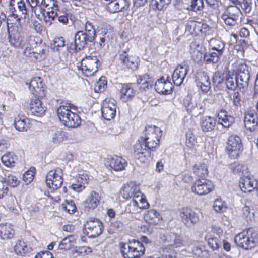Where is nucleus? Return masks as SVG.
<instances>
[{
    "label": "nucleus",
    "instance_id": "1",
    "mask_svg": "<svg viewBox=\"0 0 258 258\" xmlns=\"http://www.w3.org/2000/svg\"><path fill=\"white\" fill-rule=\"evenodd\" d=\"M37 37L27 36L22 37L18 32L10 35L11 44L22 49L24 55L31 60H41L45 57L46 46L38 42Z\"/></svg>",
    "mask_w": 258,
    "mask_h": 258
},
{
    "label": "nucleus",
    "instance_id": "2",
    "mask_svg": "<svg viewBox=\"0 0 258 258\" xmlns=\"http://www.w3.org/2000/svg\"><path fill=\"white\" fill-rule=\"evenodd\" d=\"M76 110L72 104H66L60 106L57 110V115L60 120L68 127L76 128L81 123L79 115L72 110Z\"/></svg>",
    "mask_w": 258,
    "mask_h": 258
},
{
    "label": "nucleus",
    "instance_id": "3",
    "mask_svg": "<svg viewBox=\"0 0 258 258\" xmlns=\"http://www.w3.org/2000/svg\"><path fill=\"white\" fill-rule=\"evenodd\" d=\"M161 136L162 131L159 127L148 126L145 128L138 143H141L144 147L152 150L158 147Z\"/></svg>",
    "mask_w": 258,
    "mask_h": 258
},
{
    "label": "nucleus",
    "instance_id": "4",
    "mask_svg": "<svg viewBox=\"0 0 258 258\" xmlns=\"http://www.w3.org/2000/svg\"><path fill=\"white\" fill-rule=\"evenodd\" d=\"M234 241L239 247L244 249H251L258 242V234L253 228H249L237 234Z\"/></svg>",
    "mask_w": 258,
    "mask_h": 258
},
{
    "label": "nucleus",
    "instance_id": "5",
    "mask_svg": "<svg viewBox=\"0 0 258 258\" xmlns=\"http://www.w3.org/2000/svg\"><path fill=\"white\" fill-rule=\"evenodd\" d=\"M69 12L64 8L60 9L56 2L52 1V6L48 8L45 16L44 21L47 26H50L53 21L57 18L58 21L63 24L68 23L69 21Z\"/></svg>",
    "mask_w": 258,
    "mask_h": 258
},
{
    "label": "nucleus",
    "instance_id": "6",
    "mask_svg": "<svg viewBox=\"0 0 258 258\" xmlns=\"http://www.w3.org/2000/svg\"><path fill=\"white\" fill-rule=\"evenodd\" d=\"M121 252L124 258H140L145 252V247L139 241L133 239L121 245Z\"/></svg>",
    "mask_w": 258,
    "mask_h": 258
},
{
    "label": "nucleus",
    "instance_id": "7",
    "mask_svg": "<svg viewBox=\"0 0 258 258\" xmlns=\"http://www.w3.org/2000/svg\"><path fill=\"white\" fill-rule=\"evenodd\" d=\"M100 61L96 56H87L82 59L79 69L86 76H91L98 71Z\"/></svg>",
    "mask_w": 258,
    "mask_h": 258
},
{
    "label": "nucleus",
    "instance_id": "8",
    "mask_svg": "<svg viewBox=\"0 0 258 258\" xmlns=\"http://www.w3.org/2000/svg\"><path fill=\"white\" fill-rule=\"evenodd\" d=\"M250 77L248 67L245 63L240 64L236 79L237 87L241 92H245L248 90Z\"/></svg>",
    "mask_w": 258,
    "mask_h": 258
},
{
    "label": "nucleus",
    "instance_id": "9",
    "mask_svg": "<svg viewBox=\"0 0 258 258\" xmlns=\"http://www.w3.org/2000/svg\"><path fill=\"white\" fill-rule=\"evenodd\" d=\"M62 175V170L60 168L49 171L46 176L47 186L53 190L60 188L63 182Z\"/></svg>",
    "mask_w": 258,
    "mask_h": 258
},
{
    "label": "nucleus",
    "instance_id": "10",
    "mask_svg": "<svg viewBox=\"0 0 258 258\" xmlns=\"http://www.w3.org/2000/svg\"><path fill=\"white\" fill-rule=\"evenodd\" d=\"M242 146L240 138L236 135H231L228 139L226 151L231 158H237L241 152Z\"/></svg>",
    "mask_w": 258,
    "mask_h": 258
},
{
    "label": "nucleus",
    "instance_id": "11",
    "mask_svg": "<svg viewBox=\"0 0 258 258\" xmlns=\"http://www.w3.org/2000/svg\"><path fill=\"white\" fill-rule=\"evenodd\" d=\"M84 227L87 235L91 238H95L101 234L103 228L101 222L97 219L93 218L87 220Z\"/></svg>",
    "mask_w": 258,
    "mask_h": 258
},
{
    "label": "nucleus",
    "instance_id": "12",
    "mask_svg": "<svg viewBox=\"0 0 258 258\" xmlns=\"http://www.w3.org/2000/svg\"><path fill=\"white\" fill-rule=\"evenodd\" d=\"M214 188L213 183L208 180L205 179H199L195 180L191 190L195 194L203 196L208 194Z\"/></svg>",
    "mask_w": 258,
    "mask_h": 258
},
{
    "label": "nucleus",
    "instance_id": "13",
    "mask_svg": "<svg viewBox=\"0 0 258 258\" xmlns=\"http://www.w3.org/2000/svg\"><path fill=\"white\" fill-rule=\"evenodd\" d=\"M179 215L182 222L187 227H191L199 221L198 215L189 208L182 209Z\"/></svg>",
    "mask_w": 258,
    "mask_h": 258
},
{
    "label": "nucleus",
    "instance_id": "14",
    "mask_svg": "<svg viewBox=\"0 0 258 258\" xmlns=\"http://www.w3.org/2000/svg\"><path fill=\"white\" fill-rule=\"evenodd\" d=\"M120 194L124 199L127 200L131 198H139L141 192L139 186L131 181L124 185Z\"/></svg>",
    "mask_w": 258,
    "mask_h": 258
},
{
    "label": "nucleus",
    "instance_id": "15",
    "mask_svg": "<svg viewBox=\"0 0 258 258\" xmlns=\"http://www.w3.org/2000/svg\"><path fill=\"white\" fill-rule=\"evenodd\" d=\"M26 84L28 85L30 91L33 95L38 97H42L45 95V85L41 78L35 77L29 83L27 82Z\"/></svg>",
    "mask_w": 258,
    "mask_h": 258
},
{
    "label": "nucleus",
    "instance_id": "16",
    "mask_svg": "<svg viewBox=\"0 0 258 258\" xmlns=\"http://www.w3.org/2000/svg\"><path fill=\"white\" fill-rule=\"evenodd\" d=\"M189 66L187 64H180L177 66L172 74V80L176 86H180L183 83L187 72Z\"/></svg>",
    "mask_w": 258,
    "mask_h": 258
},
{
    "label": "nucleus",
    "instance_id": "17",
    "mask_svg": "<svg viewBox=\"0 0 258 258\" xmlns=\"http://www.w3.org/2000/svg\"><path fill=\"white\" fill-rule=\"evenodd\" d=\"M163 243L168 247L173 248L180 247L183 245V241L181 237L174 233H169L161 236Z\"/></svg>",
    "mask_w": 258,
    "mask_h": 258
},
{
    "label": "nucleus",
    "instance_id": "18",
    "mask_svg": "<svg viewBox=\"0 0 258 258\" xmlns=\"http://www.w3.org/2000/svg\"><path fill=\"white\" fill-rule=\"evenodd\" d=\"M183 105L187 111L192 113L193 115H199L204 111L203 106L196 100H193L190 96L184 98Z\"/></svg>",
    "mask_w": 258,
    "mask_h": 258
},
{
    "label": "nucleus",
    "instance_id": "19",
    "mask_svg": "<svg viewBox=\"0 0 258 258\" xmlns=\"http://www.w3.org/2000/svg\"><path fill=\"white\" fill-rule=\"evenodd\" d=\"M129 49L127 48L125 50L123 51V53H120L119 59L124 65L127 68L132 70L136 69L139 65V57L136 55L129 56L126 54Z\"/></svg>",
    "mask_w": 258,
    "mask_h": 258
},
{
    "label": "nucleus",
    "instance_id": "20",
    "mask_svg": "<svg viewBox=\"0 0 258 258\" xmlns=\"http://www.w3.org/2000/svg\"><path fill=\"white\" fill-rule=\"evenodd\" d=\"M167 77L165 79L164 77L158 80L155 84V90L160 94H169L172 93L173 89V85L168 80Z\"/></svg>",
    "mask_w": 258,
    "mask_h": 258
},
{
    "label": "nucleus",
    "instance_id": "21",
    "mask_svg": "<svg viewBox=\"0 0 258 258\" xmlns=\"http://www.w3.org/2000/svg\"><path fill=\"white\" fill-rule=\"evenodd\" d=\"M106 164L107 166L116 171L123 170L127 165L125 159L117 156L108 157Z\"/></svg>",
    "mask_w": 258,
    "mask_h": 258
},
{
    "label": "nucleus",
    "instance_id": "22",
    "mask_svg": "<svg viewBox=\"0 0 258 258\" xmlns=\"http://www.w3.org/2000/svg\"><path fill=\"white\" fill-rule=\"evenodd\" d=\"M143 146L141 143L137 142L134 145V156L141 163H145L151 154V150Z\"/></svg>",
    "mask_w": 258,
    "mask_h": 258
},
{
    "label": "nucleus",
    "instance_id": "23",
    "mask_svg": "<svg viewBox=\"0 0 258 258\" xmlns=\"http://www.w3.org/2000/svg\"><path fill=\"white\" fill-rule=\"evenodd\" d=\"M46 106L41 100L38 98L32 99L30 103V110L34 115L42 116L46 110Z\"/></svg>",
    "mask_w": 258,
    "mask_h": 258
},
{
    "label": "nucleus",
    "instance_id": "24",
    "mask_svg": "<svg viewBox=\"0 0 258 258\" xmlns=\"http://www.w3.org/2000/svg\"><path fill=\"white\" fill-rule=\"evenodd\" d=\"M15 235L13 226L9 223L0 224V238L2 240L12 239Z\"/></svg>",
    "mask_w": 258,
    "mask_h": 258
},
{
    "label": "nucleus",
    "instance_id": "25",
    "mask_svg": "<svg viewBox=\"0 0 258 258\" xmlns=\"http://www.w3.org/2000/svg\"><path fill=\"white\" fill-rule=\"evenodd\" d=\"M120 99L124 102L131 99L135 95V90L131 84H124L120 89Z\"/></svg>",
    "mask_w": 258,
    "mask_h": 258
},
{
    "label": "nucleus",
    "instance_id": "26",
    "mask_svg": "<svg viewBox=\"0 0 258 258\" xmlns=\"http://www.w3.org/2000/svg\"><path fill=\"white\" fill-rule=\"evenodd\" d=\"M100 197L94 191H92L84 202V208L87 209H94L97 207L100 202Z\"/></svg>",
    "mask_w": 258,
    "mask_h": 258
},
{
    "label": "nucleus",
    "instance_id": "27",
    "mask_svg": "<svg viewBox=\"0 0 258 258\" xmlns=\"http://www.w3.org/2000/svg\"><path fill=\"white\" fill-rule=\"evenodd\" d=\"M218 123L223 127H229L235 121L234 118L228 115L227 112L224 110H221L218 114Z\"/></svg>",
    "mask_w": 258,
    "mask_h": 258
},
{
    "label": "nucleus",
    "instance_id": "28",
    "mask_svg": "<svg viewBox=\"0 0 258 258\" xmlns=\"http://www.w3.org/2000/svg\"><path fill=\"white\" fill-rule=\"evenodd\" d=\"M128 7L126 0H113L107 5V9L111 13H116Z\"/></svg>",
    "mask_w": 258,
    "mask_h": 258
},
{
    "label": "nucleus",
    "instance_id": "29",
    "mask_svg": "<svg viewBox=\"0 0 258 258\" xmlns=\"http://www.w3.org/2000/svg\"><path fill=\"white\" fill-rule=\"evenodd\" d=\"M88 38L87 34L84 33L83 31H79L75 34L74 39L79 49H83L87 45L88 42H92L94 40L93 38L90 39Z\"/></svg>",
    "mask_w": 258,
    "mask_h": 258
},
{
    "label": "nucleus",
    "instance_id": "30",
    "mask_svg": "<svg viewBox=\"0 0 258 258\" xmlns=\"http://www.w3.org/2000/svg\"><path fill=\"white\" fill-rule=\"evenodd\" d=\"M190 54L192 59L197 62H201L204 59L205 53L203 48L199 45L192 44L191 45Z\"/></svg>",
    "mask_w": 258,
    "mask_h": 258
},
{
    "label": "nucleus",
    "instance_id": "31",
    "mask_svg": "<svg viewBox=\"0 0 258 258\" xmlns=\"http://www.w3.org/2000/svg\"><path fill=\"white\" fill-rule=\"evenodd\" d=\"M254 181L248 177H244L240 179L239 186L243 192H250L255 188Z\"/></svg>",
    "mask_w": 258,
    "mask_h": 258
},
{
    "label": "nucleus",
    "instance_id": "32",
    "mask_svg": "<svg viewBox=\"0 0 258 258\" xmlns=\"http://www.w3.org/2000/svg\"><path fill=\"white\" fill-rule=\"evenodd\" d=\"M244 125L245 127L250 131H253L258 123V119L256 114L253 112H248L245 115Z\"/></svg>",
    "mask_w": 258,
    "mask_h": 258
},
{
    "label": "nucleus",
    "instance_id": "33",
    "mask_svg": "<svg viewBox=\"0 0 258 258\" xmlns=\"http://www.w3.org/2000/svg\"><path fill=\"white\" fill-rule=\"evenodd\" d=\"M216 120L210 116L203 117L200 121L201 129L203 132L212 131L215 127Z\"/></svg>",
    "mask_w": 258,
    "mask_h": 258
},
{
    "label": "nucleus",
    "instance_id": "34",
    "mask_svg": "<svg viewBox=\"0 0 258 258\" xmlns=\"http://www.w3.org/2000/svg\"><path fill=\"white\" fill-rule=\"evenodd\" d=\"M213 230L215 232L216 230L218 237H211L208 240V245L213 250H216L219 248L221 244V241L220 239L219 235L222 234V230L219 227H215L213 228Z\"/></svg>",
    "mask_w": 258,
    "mask_h": 258
},
{
    "label": "nucleus",
    "instance_id": "35",
    "mask_svg": "<svg viewBox=\"0 0 258 258\" xmlns=\"http://www.w3.org/2000/svg\"><path fill=\"white\" fill-rule=\"evenodd\" d=\"M18 157L13 152H8L3 155L1 161L3 164L7 167H13L15 166Z\"/></svg>",
    "mask_w": 258,
    "mask_h": 258
},
{
    "label": "nucleus",
    "instance_id": "36",
    "mask_svg": "<svg viewBox=\"0 0 258 258\" xmlns=\"http://www.w3.org/2000/svg\"><path fill=\"white\" fill-rule=\"evenodd\" d=\"M154 82L153 79L149 75L145 74L140 76L137 80V84L140 90H146L151 87Z\"/></svg>",
    "mask_w": 258,
    "mask_h": 258
},
{
    "label": "nucleus",
    "instance_id": "37",
    "mask_svg": "<svg viewBox=\"0 0 258 258\" xmlns=\"http://www.w3.org/2000/svg\"><path fill=\"white\" fill-rule=\"evenodd\" d=\"M48 134L50 141L55 144H59L67 138L66 133L60 130H51Z\"/></svg>",
    "mask_w": 258,
    "mask_h": 258
},
{
    "label": "nucleus",
    "instance_id": "38",
    "mask_svg": "<svg viewBox=\"0 0 258 258\" xmlns=\"http://www.w3.org/2000/svg\"><path fill=\"white\" fill-rule=\"evenodd\" d=\"M144 219L150 224H156L160 221V215L157 210L151 209L145 214Z\"/></svg>",
    "mask_w": 258,
    "mask_h": 258
},
{
    "label": "nucleus",
    "instance_id": "39",
    "mask_svg": "<svg viewBox=\"0 0 258 258\" xmlns=\"http://www.w3.org/2000/svg\"><path fill=\"white\" fill-rule=\"evenodd\" d=\"M197 85L203 92L207 93L211 88L208 76L205 74L201 75L197 80Z\"/></svg>",
    "mask_w": 258,
    "mask_h": 258
},
{
    "label": "nucleus",
    "instance_id": "40",
    "mask_svg": "<svg viewBox=\"0 0 258 258\" xmlns=\"http://www.w3.org/2000/svg\"><path fill=\"white\" fill-rule=\"evenodd\" d=\"M193 172L199 179H204L208 173L207 165L204 163L196 164L193 167Z\"/></svg>",
    "mask_w": 258,
    "mask_h": 258
},
{
    "label": "nucleus",
    "instance_id": "41",
    "mask_svg": "<svg viewBox=\"0 0 258 258\" xmlns=\"http://www.w3.org/2000/svg\"><path fill=\"white\" fill-rule=\"evenodd\" d=\"M225 83L228 89L234 90L237 87L236 74L230 72L226 74L225 77Z\"/></svg>",
    "mask_w": 258,
    "mask_h": 258
},
{
    "label": "nucleus",
    "instance_id": "42",
    "mask_svg": "<svg viewBox=\"0 0 258 258\" xmlns=\"http://www.w3.org/2000/svg\"><path fill=\"white\" fill-rule=\"evenodd\" d=\"M14 125L19 131H27L29 127V120L24 117H16L14 121Z\"/></svg>",
    "mask_w": 258,
    "mask_h": 258
},
{
    "label": "nucleus",
    "instance_id": "43",
    "mask_svg": "<svg viewBox=\"0 0 258 258\" xmlns=\"http://www.w3.org/2000/svg\"><path fill=\"white\" fill-rule=\"evenodd\" d=\"M31 250V248L28 246L24 241L21 240H19L14 246V251L17 254L23 255L30 252Z\"/></svg>",
    "mask_w": 258,
    "mask_h": 258
},
{
    "label": "nucleus",
    "instance_id": "44",
    "mask_svg": "<svg viewBox=\"0 0 258 258\" xmlns=\"http://www.w3.org/2000/svg\"><path fill=\"white\" fill-rule=\"evenodd\" d=\"M76 237L75 235H70L62 239L59 245L60 249L68 250L71 249L76 243Z\"/></svg>",
    "mask_w": 258,
    "mask_h": 258
},
{
    "label": "nucleus",
    "instance_id": "45",
    "mask_svg": "<svg viewBox=\"0 0 258 258\" xmlns=\"http://www.w3.org/2000/svg\"><path fill=\"white\" fill-rule=\"evenodd\" d=\"M222 54V52L217 51H212L211 49L209 52L206 53L204 55V59L208 63L212 62L216 63L219 61Z\"/></svg>",
    "mask_w": 258,
    "mask_h": 258
},
{
    "label": "nucleus",
    "instance_id": "46",
    "mask_svg": "<svg viewBox=\"0 0 258 258\" xmlns=\"http://www.w3.org/2000/svg\"><path fill=\"white\" fill-rule=\"evenodd\" d=\"M108 106L105 105V106L101 107L102 115L105 119L110 120L115 117L116 113V109L113 108H109Z\"/></svg>",
    "mask_w": 258,
    "mask_h": 258
},
{
    "label": "nucleus",
    "instance_id": "47",
    "mask_svg": "<svg viewBox=\"0 0 258 258\" xmlns=\"http://www.w3.org/2000/svg\"><path fill=\"white\" fill-rule=\"evenodd\" d=\"M210 47L212 51H217L223 53L225 47L224 43L217 39H212L210 41Z\"/></svg>",
    "mask_w": 258,
    "mask_h": 258
},
{
    "label": "nucleus",
    "instance_id": "48",
    "mask_svg": "<svg viewBox=\"0 0 258 258\" xmlns=\"http://www.w3.org/2000/svg\"><path fill=\"white\" fill-rule=\"evenodd\" d=\"M160 253L162 258H176V251L169 247H163L160 249Z\"/></svg>",
    "mask_w": 258,
    "mask_h": 258
},
{
    "label": "nucleus",
    "instance_id": "49",
    "mask_svg": "<svg viewBox=\"0 0 258 258\" xmlns=\"http://www.w3.org/2000/svg\"><path fill=\"white\" fill-rule=\"evenodd\" d=\"M65 46V40L62 37H55L53 42L51 44V48L54 51H58L60 48H63Z\"/></svg>",
    "mask_w": 258,
    "mask_h": 258
},
{
    "label": "nucleus",
    "instance_id": "50",
    "mask_svg": "<svg viewBox=\"0 0 258 258\" xmlns=\"http://www.w3.org/2000/svg\"><path fill=\"white\" fill-rule=\"evenodd\" d=\"M19 21L20 18L18 17L17 15L15 14H13L12 15L9 16L8 18H7V21L5 22V23H6L7 29L9 35L12 34H10V28L13 27L14 24H16L17 22H19Z\"/></svg>",
    "mask_w": 258,
    "mask_h": 258
},
{
    "label": "nucleus",
    "instance_id": "51",
    "mask_svg": "<svg viewBox=\"0 0 258 258\" xmlns=\"http://www.w3.org/2000/svg\"><path fill=\"white\" fill-rule=\"evenodd\" d=\"M15 201L16 200L14 197H11L8 199L6 206L12 213L14 214H18L19 208L16 202H15Z\"/></svg>",
    "mask_w": 258,
    "mask_h": 258
},
{
    "label": "nucleus",
    "instance_id": "52",
    "mask_svg": "<svg viewBox=\"0 0 258 258\" xmlns=\"http://www.w3.org/2000/svg\"><path fill=\"white\" fill-rule=\"evenodd\" d=\"M61 207L63 210L70 214L74 213L76 210L75 203L72 200H66L64 203L61 204Z\"/></svg>",
    "mask_w": 258,
    "mask_h": 258
},
{
    "label": "nucleus",
    "instance_id": "53",
    "mask_svg": "<svg viewBox=\"0 0 258 258\" xmlns=\"http://www.w3.org/2000/svg\"><path fill=\"white\" fill-rule=\"evenodd\" d=\"M241 13L240 9L236 6L229 5L227 8V15L238 19Z\"/></svg>",
    "mask_w": 258,
    "mask_h": 258
},
{
    "label": "nucleus",
    "instance_id": "54",
    "mask_svg": "<svg viewBox=\"0 0 258 258\" xmlns=\"http://www.w3.org/2000/svg\"><path fill=\"white\" fill-rule=\"evenodd\" d=\"M84 31V33L86 34L88 36V38L91 39L93 38L95 39L96 37V33L95 29L93 27V26L90 22H87L86 23L85 26V30Z\"/></svg>",
    "mask_w": 258,
    "mask_h": 258
},
{
    "label": "nucleus",
    "instance_id": "55",
    "mask_svg": "<svg viewBox=\"0 0 258 258\" xmlns=\"http://www.w3.org/2000/svg\"><path fill=\"white\" fill-rule=\"evenodd\" d=\"M213 208L217 212H223L227 209V206L225 203L221 199H216L213 203Z\"/></svg>",
    "mask_w": 258,
    "mask_h": 258
},
{
    "label": "nucleus",
    "instance_id": "56",
    "mask_svg": "<svg viewBox=\"0 0 258 258\" xmlns=\"http://www.w3.org/2000/svg\"><path fill=\"white\" fill-rule=\"evenodd\" d=\"M107 85V81L105 77H101L98 81L96 83L94 90L96 92H103Z\"/></svg>",
    "mask_w": 258,
    "mask_h": 258
},
{
    "label": "nucleus",
    "instance_id": "57",
    "mask_svg": "<svg viewBox=\"0 0 258 258\" xmlns=\"http://www.w3.org/2000/svg\"><path fill=\"white\" fill-rule=\"evenodd\" d=\"M209 30L208 25L206 23L197 22L195 33L206 35Z\"/></svg>",
    "mask_w": 258,
    "mask_h": 258
},
{
    "label": "nucleus",
    "instance_id": "58",
    "mask_svg": "<svg viewBox=\"0 0 258 258\" xmlns=\"http://www.w3.org/2000/svg\"><path fill=\"white\" fill-rule=\"evenodd\" d=\"M6 182V178L0 176V199L3 198L8 192L9 188Z\"/></svg>",
    "mask_w": 258,
    "mask_h": 258
},
{
    "label": "nucleus",
    "instance_id": "59",
    "mask_svg": "<svg viewBox=\"0 0 258 258\" xmlns=\"http://www.w3.org/2000/svg\"><path fill=\"white\" fill-rule=\"evenodd\" d=\"M190 10L197 11L201 10L204 6L203 0H190Z\"/></svg>",
    "mask_w": 258,
    "mask_h": 258
},
{
    "label": "nucleus",
    "instance_id": "60",
    "mask_svg": "<svg viewBox=\"0 0 258 258\" xmlns=\"http://www.w3.org/2000/svg\"><path fill=\"white\" fill-rule=\"evenodd\" d=\"M140 198L139 199L140 203H139L137 200L133 199L132 201L133 205L134 206H137L140 208H146L149 204L147 202L146 199L143 197V195L141 194L140 196Z\"/></svg>",
    "mask_w": 258,
    "mask_h": 258
},
{
    "label": "nucleus",
    "instance_id": "61",
    "mask_svg": "<svg viewBox=\"0 0 258 258\" xmlns=\"http://www.w3.org/2000/svg\"><path fill=\"white\" fill-rule=\"evenodd\" d=\"M221 18L224 21L225 24L230 26H234L238 20V19L236 18L230 17L224 14L222 15Z\"/></svg>",
    "mask_w": 258,
    "mask_h": 258
},
{
    "label": "nucleus",
    "instance_id": "62",
    "mask_svg": "<svg viewBox=\"0 0 258 258\" xmlns=\"http://www.w3.org/2000/svg\"><path fill=\"white\" fill-rule=\"evenodd\" d=\"M6 180L7 182V184L9 185L11 187H16L19 184V180L18 179V178L12 174H10L8 176L7 179Z\"/></svg>",
    "mask_w": 258,
    "mask_h": 258
},
{
    "label": "nucleus",
    "instance_id": "63",
    "mask_svg": "<svg viewBox=\"0 0 258 258\" xmlns=\"http://www.w3.org/2000/svg\"><path fill=\"white\" fill-rule=\"evenodd\" d=\"M170 3V0H152V5L159 10L163 9L164 6Z\"/></svg>",
    "mask_w": 258,
    "mask_h": 258
},
{
    "label": "nucleus",
    "instance_id": "64",
    "mask_svg": "<svg viewBox=\"0 0 258 258\" xmlns=\"http://www.w3.org/2000/svg\"><path fill=\"white\" fill-rule=\"evenodd\" d=\"M32 11L33 12L35 15V16L38 18L40 19L41 18V16H46L44 14L45 10L41 8L40 6H37L35 7H31Z\"/></svg>",
    "mask_w": 258,
    "mask_h": 258
}]
</instances>
